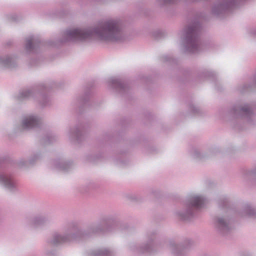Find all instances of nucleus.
I'll list each match as a JSON object with an SVG mask.
<instances>
[{
  "instance_id": "f257e3e1",
  "label": "nucleus",
  "mask_w": 256,
  "mask_h": 256,
  "mask_svg": "<svg viewBox=\"0 0 256 256\" xmlns=\"http://www.w3.org/2000/svg\"><path fill=\"white\" fill-rule=\"evenodd\" d=\"M94 33L98 34L102 40H117L116 37L120 34L118 24L114 21L106 22Z\"/></svg>"
},
{
  "instance_id": "f03ea898",
  "label": "nucleus",
  "mask_w": 256,
  "mask_h": 256,
  "mask_svg": "<svg viewBox=\"0 0 256 256\" xmlns=\"http://www.w3.org/2000/svg\"><path fill=\"white\" fill-rule=\"evenodd\" d=\"M92 34L88 31L82 30L79 29L72 30L69 32V35L70 36L81 40L88 38L90 35Z\"/></svg>"
},
{
  "instance_id": "7ed1b4c3",
  "label": "nucleus",
  "mask_w": 256,
  "mask_h": 256,
  "mask_svg": "<svg viewBox=\"0 0 256 256\" xmlns=\"http://www.w3.org/2000/svg\"><path fill=\"white\" fill-rule=\"evenodd\" d=\"M38 124V120L34 116H29L24 120L23 126L24 128H31L35 126Z\"/></svg>"
},
{
  "instance_id": "20e7f679",
  "label": "nucleus",
  "mask_w": 256,
  "mask_h": 256,
  "mask_svg": "<svg viewBox=\"0 0 256 256\" xmlns=\"http://www.w3.org/2000/svg\"><path fill=\"white\" fill-rule=\"evenodd\" d=\"M204 203V200L201 196H196L192 198V205L198 208L201 207Z\"/></svg>"
},
{
  "instance_id": "39448f33",
  "label": "nucleus",
  "mask_w": 256,
  "mask_h": 256,
  "mask_svg": "<svg viewBox=\"0 0 256 256\" xmlns=\"http://www.w3.org/2000/svg\"><path fill=\"white\" fill-rule=\"evenodd\" d=\"M60 238L62 239V240H61V241H64V240H63V238Z\"/></svg>"
}]
</instances>
